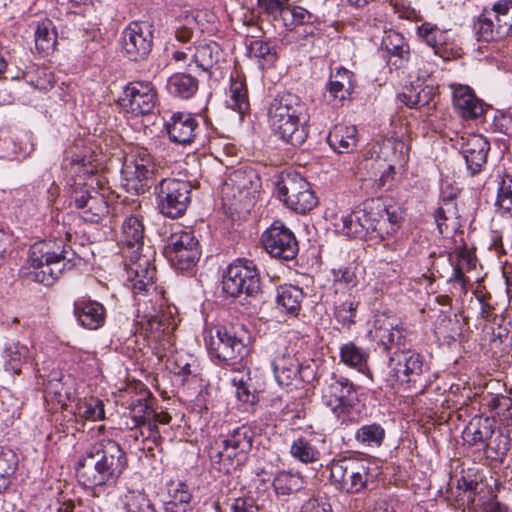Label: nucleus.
<instances>
[{
	"instance_id": "f257e3e1",
	"label": "nucleus",
	"mask_w": 512,
	"mask_h": 512,
	"mask_svg": "<svg viewBox=\"0 0 512 512\" xmlns=\"http://www.w3.org/2000/svg\"><path fill=\"white\" fill-rule=\"evenodd\" d=\"M128 466L126 453L112 439H101L89 445L76 463L79 482L99 496L106 486H113Z\"/></svg>"
},
{
	"instance_id": "f03ea898",
	"label": "nucleus",
	"mask_w": 512,
	"mask_h": 512,
	"mask_svg": "<svg viewBox=\"0 0 512 512\" xmlns=\"http://www.w3.org/2000/svg\"><path fill=\"white\" fill-rule=\"evenodd\" d=\"M145 228L142 217L131 215L122 224L121 243L126 258L127 281L134 294L155 290V250L144 245Z\"/></svg>"
},
{
	"instance_id": "7ed1b4c3",
	"label": "nucleus",
	"mask_w": 512,
	"mask_h": 512,
	"mask_svg": "<svg viewBox=\"0 0 512 512\" xmlns=\"http://www.w3.org/2000/svg\"><path fill=\"white\" fill-rule=\"evenodd\" d=\"M267 121L272 133L292 146L302 145L308 137L306 106L296 94L278 93L268 106Z\"/></svg>"
},
{
	"instance_id": "20e7f679",
	"label": "nucleus",
	"mask_w": 512,
	"mask_h": 512,
	"mask_svg": "<svg viewBox=\"0 0 512 512\" xmlns=\"http://www.w3.org/2000/svg\"><path fill=\"white\" fill-rule=\"evenodd\" d=\"M450 190L452 188L450 187ZM454 202V236L452 237V247L450 250H453L455 254V259L452 261L450 258V262L453 265V277L450 278V293L453 296L456 294L461 297L462 295H467V283L469 279L465 276V273L474 269L476 267L477 259L472 251L468 248L465 238L463 228L468 222L470 216V201L471 197L466 195H457L452 194L450 191V203Z\"/></svg>"
},
{
	"instance_id": "39448f33",
	"label": "nucleus",
	"mask_w": 512,
	"mask_h": 512,
	"mask_svg": "<svg viewBox=\"0 0 512 512\" xmlns=\"http://www.w3.org/2000/svg\"><path fill=\"white\" fill-rule=\"evenodd\" d=\"M75 260L76 253L63 239L36 242L29 251L30 276L35 282L52 286L64 271L76 265Z\"/></svg>"
},
{
	"instance_id": "423d86ee",
	"label": "nucleus",
	"mask_w": 512,
	"mask_h": 512,
	"mask_svg": "<svg viewBox=\"0 0 512 512\" xmlns=\"http://www.w3.org/2000/svg\"><path fill=\"white\" fill-rule=\"evenodd\" d=\"M317 389L322 403L330 408L337 418L342 419V423L359 401L354 383L335 372L321 373L317 378Z\"/></svg>"
},
{
	"instance_id": "0eeeda50",
	"label": "nucleus",
	"mask_w": 512,
	"mask_h": 512,
	"mask_svg": "<svg viewBox=\"0 0 512 512\" xmlns=\"http://www.w3.org/2000/svg\"><path fill=\"white\" fill-rule=\"evenodd\" d=\"M253 431L248 426H241L229 433L220 445L210 451L212 465L219 472L229 474L240 467L247 459L252 448Z\"/></svg>"
},
{
	"instance_id": "6e6552de",
	"label": "nucleus",
	"mask_w": 512,
	"mask_h": 512,
	"mask_svg": "<svg viewBox=\"0 0 512 512\" xmlns=\"http://www.w3.org/2000/svg\"><path fill=\"white\" fill-rule=\"evenodd\" d=\"M371 464L365 459L343 458L330 466V479L340 490L355 494L363 491L373 481Z\"/></svg>"
},
{
	"instance_id": "1a4fd4ad",
	"label": "nucleus",
	"mask_w": 512,
	"mask_h": 512,
	"mask_svg": "<svg viewBox=\"0 0 512 512\" xmlns=\"http://www.w3.org/2000/svg\"><path fill=\"white\" fill-rule=\"evenodd\" d=\"M276 191L279 200L299 214L311 211L318 203L310 183L296 172L282 174L276 183Z\"/></svg>"
},
{
	"instance_id": "9d476101",
	"label": "nucleus",
	"mask_w": 512,
	"mask_h": 512,
	"mask_svg": "<svg viewBox=\"0 0 512 512\" xmlns=\"http://www.w3.org/2000/svg\"><path fill=\"white\" fill-rule=\"evenodd\" d=\"M164 252L171 265L181 272H191L201 256L194 231L185 229H179L168 237Z\"/></svg>"
},
{
	"instance_id": "9b49d317",
	"label": "nucleus",
	"mask_w": 512,
	"mask_h": 512,
	"mask_svg": "<svg viewBox=\"0 0 512 512\" xmlns=\"http://www.w3.org/2000/svg\"><path fill=\"white\" fill-rule=\"evenodd\" d=\"M192 186L188 181L166 178L155 187L157 207L166 217L184 215L191 201Z\"/></svg>"
},
{
	"instance_id": "f8f14e48",
	"label": "nucleus",
	"mask_w": 512,
	"mask_h": 512,
	"mask_svg": "<svg viewBox=\"0 0 512 512\" xmlns=\"http://www.w3.org/2000/svg\"><path fill=\"white\" fill-rule=\"evenodd\" d=\"M260 288V274L252 261L237 260L228 266L223 275L222 290L230 297L236 298L243 293L255 296Z\"/></svg>"
},
{
	"instance_id": "ddd939ff",
	"label": "nucleus",
	"mask_w": 512,
	"mask_h": 512,
	"mask_svg": "<svg viewBox=\"0 0 512 512\" xmlns=\"http://www.w3.org/2000/svg\"><path fill=\"white\" fill-rule=\"evenodd\" d=\"M474 29L479 41H495L508 36L512 30V2H497L478 17Z\"/></svg>"
},
{
	"instance_id": "4468645a",
	"label": "nucleus",
	"mask_w": 512,
	"mask_h": 512,
	"mask_svg": "<svg viewBox=\"0 0 512 512\" xmlns=\"http://www.w3.org/2000/svg\"><path fill=\"white\" fill-rule=\"evenodd\" d=\"M422 356L412 350H396L389 358L385 382L388 387L416 383L423 373Z\"/></svg>"
},
{
	"instance_id": "2eb2a0df",
	"label": "nucleus",
	"mask_w": 512,
	"mask_h": 512,
	"mask_svg": "<svg viewBox=\"0 0 512 512\" xmlns=\"http://www.w3.org/2000/svg\"><path fill=\"white\" fill-rule=\"evenodd\" d=\"M207 348L212 356L228 366L241 364L249 353V348L244 340L237 335L233 328L226 327L217 329L216 336L210 338Z\"/></svg>"
},
{
	"instance_id": "dca6fc26",
	"label": "nucleus",
	"mask_w": 512,
	"mask_h": 512,
	"mask_svg": "<svg viewBox=\"0 0 512 512\" xmlns=\"http://www.w3.org/2000/svg\"><path fill=\"white\" fill-rule=\"evenodd\" d=\"M121 174L128 191L136 194L144 193L154 174L152 156L145 150L127 156L122 165Z\"/></svg>"
},
{
	"instance_id": "f3484780",
	"label": "nucleus",
	"mask_w": 512,
	"mask_h": 512,
	"mask_svg": "<svg viewBox=\"0 0 512 512\" xmlns=\"http://www.w3.org/2000/svg\"><path fill=\"white\" fill-rule=\"evenodd\" d=\"M450 146L455 150V157L465 160L471 175L479 173L487 162L490 143L481 135L450 137Z\"/></svg>"
},
{
	"instance_id": "a211bd4d",
	"label": "nucleus",
	"mask_w": 512,
	"mask_h": 512,
	"mask_svg": "<svg viewBox=\"0 0 512 512\" xmlns=\"http://www.w3.org/2000/svg\"><path fill=\"white\" fill-rule=\"evenodd\" d=\"M478 484L475 469H465L460 459H450V494L457 508L464 510L474 501Z\"/></svg>"
},
{
	"instance_id": "6ab92c4d",
	"label": "nucleus",
	"mask_w": 512,
	"mask_h": 512,
	"mask_svg": "<svg viewBox=\"0 0 512 512\" xmlns=\"http://www.w3.org/2000/svg\"><path fill=\"white\" fill-rule=\"evenodd\" d=\"M157 93L151 82H130L119 99L124 111L133 116L150 114L156 105Z\"/></svg>"
},
{
	"instance_id": "aec40b11",
	"label": "nucleus",
	"mask_w": 512,
	"mask_h": 512,
	"mask_svg": "<svg viewBox=\"0 0 512 512\" xmlns=\"http://www.w3.org/2000/svg\"><path fill=\"white\" fill-rule=\"evenodd\" d=\"M264 249L274 258L289 261L298 254V243L291 230L281 223H273L261 236Z\"/></svg>"
},
{
	"instance_id": "412c9836",
	"label": "nucleus",
	"mask_w": 512,
	"mask_h": 512,
	"mask_svg": "<svg viewBox=\"0 0 512 512\" xmlns=\"http://www.w3.org/2000/svg\"><path fill=\"white\" fill-rule=\"evenodd\" d=\"M152 30L147 22H131L122 32L121 44L125 56L131 61L145 59L152 48Z\"/></svg>"
},
{
	"instance_id": "4be33fe9",
	"label": "nucleus",
	"mask_w": 512,
	"mask_h": 512,
	"mask_svg": "<svg viewBox=\"0 0 512 512\" xmlns=\"http://www.w3.org/2000/svg\"><path fill=\"white\" fill-rule=\"evenodd\" d=\"M271 365L275 379L280 386H289L297 379L309 382L314 377L311 366H302L295 355L288 352L278 353L273 358Z\"/></svg>"
},
{
	"instance_id": "5701e85b",
	"label": "nucleus",
	"mask_w": 512,
	"mask_h": 512,
	"mask_svg": "<svg viewBox=\"0 0 512 512\" xmlns=\"http://www.w3.org/2000/svg\"><path fill=\"white\" fill-rule=\"evenodd\" d=\"M76 209L86 222L97 223L109 213L108 204L103 195L87 189L75 190L72 195Z\"/></svg>"
},
{
	"instance_id": "b1692460",
	"label": "nucleus",
	"mask_w": 512,
	"mask_h": 512,
	"mask_svg": "<svg viewBox=\"0 0 512 512\" xmlns=\"http://www.w3.org/2000/svg\"><path fill=\"white\" fill-rule=\"evenodd\" d=\"M455 112L463 119L473 120L484 114V103L467 85L450 84Z\"/></svg>"
},
{
	"instance_id": "393cba45",
	"label": "nucleus",
	"mask_w": 512,
	"mask_h": 512,
	"mask_svg": "<svg viewBox=\"0 0 512 512\" xmlns=\"http://www.w3.org/2000/svg\"><path fill=\"white\" fill-rule=\"evenodd\" d=\"M369 334L384 349L400 346L404 339L403 330L396 319L385 314H378L374 317L373 327Z\"/></svg>"
},
{
	"instance_id": "a878e982",
	"label": "nucleus",
	"mask_w": 512,
	"mask_h": 512,
	"mask_svg": "<svg viewBox=\"0 0 512 512\" xmlns=\"http://www.w3.org/2000/svg\"><path fill=\"white\" fill-rule=\"evenodd\" d=\"M198 128L199 125L195 116L185 112L173 113L165 123L169 139L181 145L191 143L197 135Z\"/></svg>"
},
{
	"instance_id": "bb28decb",
	"label": "nucleus",
	"mask_w": 512,
	"mask_h": 512,
	"mask_svg": "<svg viewBox=\"0 0 512 512\" xmlns=\"http://www.w3.org/2000/svg\"><path fill=\"white\" fill-rule=\"evenodd\" d=\"M259 181L254 171L236 170L229 176L222 189L224 199L230 200V191L235 201L241 202L247 198L251 192H256V184Z\"/></svg>"
},
{
	"instance_id": "cd10ccee",
	"label": "nucleus",
	"mask_w": 512,
	"mask_h": 512,
	"mask_svg": "<svg viewBox=\"0 0 512 512\" xmlns=\"http://www.w3.org/2000/svg\"><path fill=\"white\" fill-rule=\"evenodd\" d=\"M74 315L82 327L96 330L104 325L106 310L95 300L81 298L74 302Z\"/></svg>"
},
{
	"instance_id": "c85d7f7f",
	"label": "nucleus",
	"mask_w": 512,
	"mask_h": 512,
	"mask_svg": "<svg viewBox=\"0 0 512 512\" xmlns=\"http://www.w3.org/2000/svg\"><path fill=\"white\" fill-rule=\"evenodd\" d=\"M1 357L6 372L19 375L22 367L32 364L34 356L31 349L19 341H7L4 343Z\"/></svg>"
},
{
	"instance_id": "c756f323",
	"label": "nucleus",
	"mask_w": 512,
	"mask_h": 512,
	"mask_svg": "<svg viewBox=\"0 0 512 512\" xmlns=\"http://www.w3.org/2000/svg\"><path fill=\"white\" fill-rule=\"evenodd\" d=\"M189 52L191 53V62L205 72L218 68L224 61L223 50L216 41H201L190 48Z\"/></svg>"
},
{
	"instance_id": "7c9ffc66",
	"label": "nucleus",
	"mask_w": 512,
	"mask_h": 512,
	"mask_svg": "<svg viewBox=\"0 0 512 512\" xmlns=\"http://www.w3.org/2000/svg\"><path fill=\"white\" fill-rule=\"evenodd\" d=\"M319 443H324V438L310 433L294 439L290 445V455L304 464L318 462L321 458Z\"/></svg>"
},
{
	"instance_id": "2f4dec72",
	"label": "nucleus",
	"mask_w": 512,
	"mask_h": 512,
	"mask_svg": "<svg viewBox=\"0 0 512 512\" xmlns=\"http://www.w3.org/2000/svg\"><path fill=\"white\" fill-rule=\"evenodd\" d=\"M355 86L354 74L350 70L339 67L330 74L329 81L326 84V91L329 97L342 103L348 99Z\"/></svg>"
},
{
	"instance_id": "473e14b6",
	"label": "nucleus",
	"mask_w": 512,
	"mask_h": 512,
	"mask_svg": "<svg viewBox=\"0 0 512 512\" xmlns=\"http://www.w3.org/2000/svg\"><path fill=\"white\" fill-rule=\"evenodd\" d=\"M494 434L493 420L488 417H473L462 431V439L470 446L486 445Z\"/></svg>"
},
{
	"instance_id": "72a5a7b5",
	"label": "nucleus",
	"mask_w": 512,
	"mask_h": 512,
	"mask_svg": "<svg viewBox=\"0 0 512 512\" xmlns=\"http://www.w3.org/2000/svg\"><path fill=\"white\" fill-rule=\"evenodd\" d=\"M329 146L337 153H349L357 144V129L353 125L337 124L327 136Z\"/></svg>"
},
{
	"instance_id": "f704fd0d",
	"label": "nucleus",
	"mask_w": 512,
	"mask_h": 512,
	"mask_svg": "<svg viewBox=\"0 0 512 512\" xmlns=\"http://www.w3.org/2000/svg\"><path fill=\"white\" fill-rule=\"evenodd\" d=\"M437 88L433 85L411 84L404 88L398 98L409 108L419 109L429 105L436 96Z\"/></svg>"
},
{
	"instance_id": "c9c22d12",
	"label": "nucleus",
	"mask_w": 512,
	"mask_h": 512,
	"mask_svg": "<svg viewBox=\"0 0 512 512\" xmlns=\"http://www.w3.org/2000/svg\"><path fill=\"white\" fill-rule=\"evenodd\" d=\"M369 352L357 346L353 342H348L340 347V360L346 366L357 370L360 373L367 375L373 380L372 374L368 369Z\"/></svg>"
},
{
	"instance_id": "e433bc0d",
	"label": "nucleus",
	"mask_w": 512,
	"mask_h": 512,
	"mask_svg": "<svg viewBox=\"0 0 512 512\" xmlns=\"http://www.w3.org/2000/svg\"><path fill=\"white\" fill-rule=\"evenodd\" d=\"M304 292L298 286L285 284L277 289L276 303L282 312L297 316L304 300Z\"/></svg>"
},
{
	"instance_id": "4c0bfd02",
	"label": "nucleus",
	"mask_w": 512,
	"mask_h": 512,
	"mask_svg": "<svg viewBox=\"0 0 512 512\" xmlns=\"http://www.w3.org/2000/svg\"><path fill=\"white\" fill-rule=\"evenodd\" d=\"M417 32L436 55L443 60L448 59V33L446 31L440 30L431 23H423L417 27Z\"/></svg>"
},
{
	"instance_id": "58836bf2",
	"label": "nucleus",
	"mask_w": 512,
	"mask_h": 512,
	"mask_svg": "<svg viewBox=\"0 0 512 512\" xmlns=\"http://www.w3.org/2000/svg\"><path fill=\"white\" fill-rule=\"evenodd\" d=\"M226 105L240 116L250 110L247 86L245 80L239 74L230 77V89Z\"/></svg>"
},
{
	"instance_id": "ea45409f",
	"label": "nucleus",
	"mask_w": 512,
	"mask_h": 512,
	"mask_svg": "<svg viewBox=\"0 0 512 512\" xmlns=\"http://www.w3.org/2000/svg\"><path fill=\"white\" fill-rule=\"evenodd\" d=\"M169 500L164 503L165 512H188L192 510V494L183 482L171 483L168 489Z\"/></svg>"
},
{
	"instance_id": "a19ab883",
	"label": "nucleus",
	"mask_w": 512,
	"mask_h": 512,
	"mask_svg": "<svg viewBox=\"0 0 512 512\" xmlns=\"http://www.w3.org/2000/svg\"><path fill=\"white\" fill-rule=\"evenodd\" d=\"M381 47L397 59L392 62L395 67H402L409 59V46L404 37L393 30L385 32Z\"/></svg>"
},
{
	"instance_id": "79ce46f5",
	"label": "nucleus",
	"mask_w": 512,
	"mask_h": 512,
	"mask_svg": "<svg viewBox=\"0 0 512 512\" xmlns=\"http://www.w3.org/2000/svg\"><path fill=\"white\" fill-rule=\"evenodd\" d=\"M168 92L181 99H189L198 90V80L188 73H174L167 80Z\"/></svg>"
},
{
	"instance_id": "37998d69",
	"label": "nucleus",
	"mask_w": 512,
	"mask_h": 512,
	"mask_svg": "<svg viewBox=\"0 0 512 512\" xmlns=\"http://www.w3.org/2000/svg\"><path fill=\"white\" fill-rule=\"evenodd\" d=\"M400 215L396 210L384 208L376 213L374 239L383 240L393 235L400 227Z\"/></svg>"
},
{
	"instance_id": "c03bdc74",
	"label": "nucleus",
	"mask_w": 512,
	"mask_h": 512,
	"mask_svg": "<svg viewBox=\"0 0 512 512\" xmlns=\"http://www.w3.org/2000/svg\"><path fill=\"white\" fill-rule=\"evenodd\" d=\"M57 43V34L52 21L45 19L37 24L35 30V47L43 55L54 51Z\"/></svg>"
},
{
	"instance_id": "a18cd8bd",
	"label": "nucleus",
	"mask_w": 512,
	"mask_h": 512,
	"mask_svg": "<svg viewBox=\"0 0 512 512\" xmlns=\"http://www.w3.org/2000/svg\"><path fill=\"white\" fill-rule=\"evenodd\" d=\"M364 210H356L346 216H342L334 226L336 231L353 238L365 239V232L361 226V221H365Z\"/></svg>"
},
{
	"instance_id": "49530a36",
	"label": "nucleus",
	"mask_w": 512,
	"mask_h": 512,
	"mask_svg": "<svg viewBox=\"0 0 512 512\" xmlns=\"http://www.w3.org/2000/svg\"><path fill=\"white\" fill-rule=\"evenodd\" d=\"M17 467V455L11 449L0 447V494L10 486Z\"/></svg>"
},
{
	"instance_id": "de8ad7c7",
	"label": "nucleus",
	"mask_w": 512,
	"mask_h": 512,
	"mask_svg": "<svg viewBox=\"0 0 512 512\" xmlns=\"http://www.w3.org/2000/svg\"><path fill=\"white\" fill-rule=\"evenodd\" d=\"M304 480L299 473L280 471L273 480V487L278 495H289L302 489Z\"/></svg>"
},
{
	"instance_id": "09e8293b",
	"label": "nucleus",
	"mask_w": 512,
	"mask_h": 512,
	"mask_svg": "<svg viewBox=\"0 0 512 512\" xmlns=\"http://www.w3.org/2000/svg\"><path fill=\"white\" fill-rule=\"evenodd\" d=\"M75 414L88 421H99L105 418L103 402L96 397L79 399L76 404Z\"/></svg>"
},
{
	"instance_id": "8fccbe9b",
	"label": "nucleus",
	"mask_w": 512,
	"mask_h": 512,
	"mask_svg": "<svg viewBox=\"0 0 512 512\" xmlns=\"http://www.w3.org/2000/svg\"><path fill=\"white\" fill-rule=\"evenodd\" d=\"M355 440L365 447H379L385 437L384 428L378 423L365 424L355 432Z\"/></svg>"
},
{
	"instance_id": "3c124183",
	"label": "nucleus",
	"mask_w": 512,
	"mask_h": 512,
	"mask_svg": "<svg viewBox=\"0 0 512 512\" xmlns=\"http://www.w3.org/2000/svg\"><path fill=\"white\" fill-rule=\"evenodd\" d=\"M317 17L303 7L287 4L283 12V24L292 30L300 25H312Z\"/></svg>"
},
{
	"instance_id": "603ef678",
	"label": "nucleus",
	"mask_w": 512,
	"mask_h": 512,
	"mask_svg": "<svg viewBox=\"0 0 512 512\" xmlns=\"http://www.w3.org/2000/svg\"><path fill=\"white\" fill-rule=\"evenodd\" d=\"M496 206L503 215L512 217V173L499 175Z\"/></svg>"
},
{
	"instance_id": "864d4df0",
	"label": "nucleus",
	"mask_w": 512,
	"mask_h": 512,
	"mask_svg": "<svg viewBox=\"0 0 512 512\" xmlns=\"http://www.w3.org/2000/svg\"><path fill=\"white\" fill-rule=\"evenodd\" d=\"M129 411L135 427L145 424V421L154 416L152 405L145 397L132 399L129 403Z\"/></svg>"
},
{
	"instance_id": "5fc2aeb1",
	"label": "nucleus",
	"mask_w": 512,
	"mask_h": 512,
	"mask_svg": "<svg viewBox=\"0 0 512 512\" xmlns=\"http://www.w3.org/2000/svg\"><path fill=\"white\" fill-rule=\"evenodd\" d=\"M145 318L143 327L146 331L150 332L155 340H159L161 336L170 333L173 329L170 318L165 314H157Z\"/></svg>"
},
{
	"instance_id": "6e6d98bb",
	"label": "nucleus",
	"mask_w": 512,
	"mask_h": 512,
	"mask_svg": "<svg viewBox=\"0 0 512 512\" xmlns=\"http://www.w3.org/2000/svg\"><path fill=\"white\" fill-rule=\"evenodd\" d=\"M127 512H156V509L146 494L139 491H129L125 495Z\"/></svg>"
},
{
	"instance_id": "4d7b16f0",
	"label": "nucleus",
	"mask_w": 512,
	"mask_h": 512,
	"mask_svg": "<svg viewBox=\"0 0 512 512\" xmlns=\"http://www.w3.org/2000/svg\"><path fill=\"white\" fill-rule=\"evenodd\" d=\"M466 320L467 317L462 314L455 315V324L457 325V328H453V334H450V349H457L458 352L464 350V344L467 342L470 333Z\"/></svg>"
},
{
	"instance_id": "13d9d810",
	"label": "nucleus",
	"mask_w": 512,
	"mask_h": 512,
	"mask_svg": "<svg viewBox=\"0 0 512 512\" xmlns=\"http://www.w3.org/2000/svg\"><path fill=\"white\" fill-rule=\"evenodd\" d=\"M250 53L263 60L262 68L271 67L277 60L276 52L270 45L262 40H254L250 43Z\"/></svg>"
},
{
	"instance_id": "bf43d9fd",
	"label": "nucleus",
	"mask_w": 512,
	"mask_h": 512,
	"mask_svg": "<svg viewBox=\"0 0 512 512\" xmlns=\"http://www.w3.org/2000/svg\"><path fill=\"white\" fill-rule=\"evenodd\" d=\"M359 301L346 300L335 308V317L343 325L350 327L355 323Z\"/></svg>"
},
{
	"instance_id": "052dcab7",
	"label": "nucleus",
	"mask_w": 512,
	"mask_h": 512,
	"mask_svg": "<svg viewBox=\"0 0 512 512\" xmlns=\"http://www.w3.org/2000/svg\"><path fill=\"white\" fill-rule=\"evenodd\" d=\"M169 362L174 374L186 377L191 375V366L192 363L195 362V359L192 355L186 353H176L169 359Z\"/></svg>"
},
{
	"instance_id": "680f3d73",
	"label": "nucleus",
	"mask_w": 512,
	"mask_h": 512,
	"mask_svg": "<svg viewBox=\"0 0 512 512\" xmlns=\"http://www.w3.org/2000/svg\"><path fill=\"white\" fill-rule=\"evenodd\" d=\"M332 275L335 284H344L347 288H353L358 283L355 268L351 266L334 268Z\"/></svg>"
},
{
	"instance_id": "e2e57ef3",
	"label": "nucleus",
	"mask_w": 512,
	"mask_h": 512,
	"mask_svg": "<svg viewBox=\"0 0 512 512\" xmlns=\"http://www.w3.org/2000/svg\"><path fill=\"white\" fill-rule=\"evenodd\" d=\"M137 429L134 431L133 437L137 440L139 436L144 437L146 440H152L155 444L161 439L160 432L158 430V423L151 417L145 424H141V426H137Z\"/></svg>"
},
{
	"instance_id": "0e129e2a",
	"label": "nucleus",
	"mask_w": 512,
	"mask_h": 512,
	"mask_svg": "<svg viewBox=\"0 0 512 512\" xmlns=\"http://www.w3.org/2000/svg\"><path fill=\"white\" fill-rule=\"evenodd\" d=\"M232 383L236 388V397L239 401L243 403L254 404L256 402V395L251 392L249 385L244 380V377L240 378L234 377L232 379Z\"/></svg>"
},
{
	"instance_id": "69168bd1",
	"label": "nucleus",
	"mask_w": 512,
	"mask_h": 512,
	"mask_svg": "<svg viewBox=\"0 0 512 512\" xmlns=\"http://www.w3.org/2000/svg\"><path fill=\"white\" fill-rule=\"evenodd\" d=\"M289 0H258L259 8L265 13L276 18L280 16L283 19L284 9L287 7Z\"/></svg>"
},
{
	"instance_id": "338daca9",
	"label": "nucleus",
	"mask_w": 512,
	"mask_h": 512,
	"mask_svg": "<svg viewBox=\"0 0 512 512\" xmlns=\"http://www.w3.org/2000/svg\"><path fill=\"white\" fill-rule=\"evenodd\" d=\"M487 451L494 452L492 458L503 459L509 450L508 439L502 435L497 436L492 442L486 443Z\"/></svg>"
},
{
	"instance_id": "774afa93",
	"label": "nucleus",
	"mask_w": 512,
	"mask_h": 512,
	"mask_svg": "<svg viewBox=\"0 0 512 512\" xmlns=\"http://www.w3.org/2000/svg\"><path fill=\"white\" fill-rule=\"evenodd\" d=\"M231 512H261V510L253 498L240 497L231 504Z\"/></svg>"
}]
</instances>
